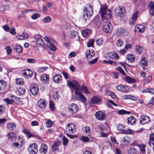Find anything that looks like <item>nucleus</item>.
Returning a JSON list of instances; mask_svg holds the SVG:
<instances>
[{
    "label": "nucleus",
    "mask_w": 154,
    "mask_h": 154,
    "mask_svg": "<svg viewBox=\"0 0 154 154\" xmlns=\"http://www.w3.org/2000/svg\"><path fill=\"white\" fill-rule=\"evenodd\" d=\"M6 83L4 80H0V90H3L6 87Z\"/></svg>",
    "instance_id": "41"
},
{
    "label": "nucleus",
    "mask_w": 154,
    "mask_h": 154,
    "mask_svg": "<svg viewBox=\"0 0 154 154\" xmlns=\"http://www.w3.org/2000/svg\"><path fill=\"white\" fill-rule=\"evenodd\" d=\"M49 106L50 110L51 111H54L55 109V104L53 101L51 100L49 102Z\"/></svg>",
    "instance_id": "48"
},
{
    "label": "nucleus",
    "mask_w": 154,
    "mask_h": 154,
    "mask_svg": "<svg viewBox=\"0 0 154 154\" xmlns=\"http://www.w3.org/2000/svg\"><path fill=\"white\" fill-rule=\"evenodd\" d=\"M99 12L103 19L108 20L111 18V11L110 10L107 9V7L105 5H101Z\"/></svg>",
    "instance_id": "3"
},
{
    "label": "nucleus",
    "mask_w": 154,
    "mask_h": 154,
    "mask_svg": "<svg viewBox=\"0 0 154 154\" xmlns=\"http://www.w3.org/2000/svg\"><path fill=\"white\" fill-rule=\"evenodd\" d=\"M135 122L136 119L133 116H131L127 119V122L129 125H133Z\"/></svg>",
    "instance_id": "31"
},
{
    "label": "nucleus",
    "mask_w": 154,
    "mask_h": 154,
    "mask_svg": "<svg viewBox=\"0 0 154 154\" xmlns=\"http://www.w3.org/2000/svg\"><path fill=\"white\" fill-rule=\"evenodd\" d=\"M93 8L92 6L89 5L85 7L83 9V14L82 16V20L84 22L88 21L93 15Z\"/></svg>",
    "instance_id": "2"
},
{
    "label": "nucleus",
    "mask_w": 154,
    "mask_h": 154,
    "mask_svg": "<svg viewBox=\"0 0 154 154\" xmlns=\"http://www.w3.org/2000/svg\"><path fill=\"white\" fill-rule=\"evenodd\" d=\"M50 77L49 75L46 74L42 75L40 77L41 81L44 84H47L49 82Z\"/></svg>",
    "instance_id": "17"
},
{
    "label": "nucleus",
    "mask_w": 154,
    "mask_h": 154,
    "mask_svg": "<svg viewBox=\"0 0 154 154\" xmlns=\"http://www.w3.org/2000/svg\"><path fill=\"white\" fill-rule=\"evenodd\" d=\"M139 64L143 67H146L147 65V59L145 57H142L139 61Z\"/></svg>",
    "instance_id": "27"
},
{
    "label": "nucleus",
    "mask_w": 154,
    "mask_h": 154,
    "mask_svg": "<svg viewBox=\"0 0 154 154\" xmlns=\"http://www.w3.org/2000/svg\"><path fill=\"white\" fill-rule=\"evenodd\" d=\"M53 80L57 83H60L62 82V77L60 74H56L53 77Z\"/></svg>",
    "instance_id": "26"
},
{
    "label": "nucleus",
    "mask_w": 154,
    "mask_h": 154,
    "mask_svg": "<svg viewBox=\"0 0 154 154\" xmlns=\"http://www.w3.org/2000/svg\"><path fill=\"white\" fill-rule=\"evenodd\" d=\"M149 9L151 10L150 13L152 15H154V2H151L149 4Z\"/></svg>",
    "instance_id": "34"
},
{
    "label": "nucleus",
    "mask_w": 154,
    "mask_h": 154,
    "mask_svg": "<svg viewBox=\"0 0 154 154\" xmlns=\"http://www.w3.org/2000/svg\"><path fill=\"white\" fill-rule=\"evenodd\" d=\"M67 85L70 88H74L75 90H77L78 91H83L84 93L85 94H89L90 92L87 87L84 85H82L81 87L78 82L76 81L67 82Z\"/></svg>",
    "instance_id": "1"
},
{
    "label": "nucleus",
    "mask_w": 154,
    "mask_h": 154,
    "mask_svg": "<svg viewBox=\"0 0 154 154\" xmlns=\"http://www.w3.org/2000/svg\"><path fill=\"white\" fill-rule=\"evenodd\" d=\"M105 57L109 59H118V56L116 52H111L107 53L105 55Z\"/></svg>",
    "instance_id": "12"
},
{
    "label": "nucleus",
    "mask_w": 154,
    "mask_h": 154,
    "mask_svg": "<svg viewBox=\"0 0 154 154\" xmlns=\"http://www.w3.org/2000/svg\"><path fill=\"white\" fill-rule=\"evenodd\" d=\"M53 124L52 121L50 120H48L46 122V126L48 128L51 127Z\"/></svg>",
    "instance_id": "64"
},
{
    "label": "nucleus",
    "mask_w": 154,
    "mask_h": 154,
    "mask_svg": "<svg viewBox=\"0 0 154 154\" xmlns=\"http://www.w3.org/2000/svg\"><path fill=\"white\" fill-rule=\"evenodd\" d=\"M125 79V81L129 83H134L136 82L135 79L129 76L126 77Z\"/></svg>",
    "instance_id": "38"
},
{
    "label": "nucleus",
    "mask_w": 154,
    "mask_h": 154,
    "mask_svg": "<svg viewBox=\"0 0 154 154\" xmlns=\"http://www.w3.org/2000/svg\"><path fill=\"white\" fill-rule=\"evenodd\" d=\"M130 139L128 136L123 137L121 141V143L124 145H128L129 143Z\"/></svg>",
    "instance_id": "29"
},
{
    "label": "nucleus",
    "mask_w": 154,
    "mask_h": 154,
    "mask_svg": "<svg viewBox=\"0 0 154 154\" xmlns=\"http://www.w3.org/2000/svg\"><path fill=\"white\" fill-rule=\"evenodd\" d=\"M7 137L8 139L10 141H13L15 140L16 138H17L16 136V135L13 132L8 133L7 134Z\"/></svg>",
    "instance_id": "32"
},
{
    "label": "nucleus",
    "mask_w": 154,
    "mask_h": 154,
    "mask_svg": "<svg viewBox=\"0 0 154 154\" xmlns=\"http://www.w3.org/2000/svg\"><path fill=\"white\" fill-rule=\"evenodd\" d=\"M140 148L141 152L143 154H145V146L144 145H140L138 146Z\"/></svg>",
    "instance_id": "49"
},
{
    "label": "nucleus",
    "mask_w": 154,
    "mask_h": 154,
    "mask_svg": "<svg viewBox=\"0 0 154 154\" xmlns=\"http://www.w3.org/2000/svg\"><path fill=\"white\" fill-rule=\"evenodd\" d=\"M8 128L10 130H13L16 127V125L15 123H10L7 124Z\"/></svg>",
    "instance_id": "39"
},
{
    "label": "nucleus",
    "mask_w": 154,
    "mask_h": 154,
    "mask_svg": "<svg viewBox=\"0 0 154 154\" xmlns=\"http://www.w3.org/2000/svg\"><path fill=\"white\" fill-rule=\"evenodd\" d=\"M101 101V99L98 96H95L93 97L89 101L90 104H96L100 103Z\"/></svg>",
    "instance_id": "13"
},
{
    "label": "nucleus",
    "mask_w": 154,
    "mask_h": 154,
    "mask_svg": "<svg viewBox=\"0 0 154 154\" xmlns=\"http://www.w3.org/2000/svg\"><path fill=\"white\" fill-rule=\"evenodd\" d=\"M23 132L27 135L28 138L32 137L33 136L32 134L27 130H25L23 131Z\"/></svg>",
    "instance_id": "60"
},
{
    "label": "nucleus",
    "mask_w": 154,
    "mask_h": 154,
    "mask_svg": "<svg viewBox=\"0 0 154 154\" xmlns=\"http://www.w3.org/2000/svg\"><path fill=\"white\" fill-rule=\"evenodd\" d=\"M44 39L45 41L47 43V45L50 42H54V40L53 39H50L47 36L45 37L44 38Z\"/></svg>",
    "instance_id": "59"
},
{
    "label": "nucleus",
    "mask_w": 154,
    "mask_h": 154,
    "mask_svg": "<svg viewBox=\"0 0 154 154\" xmlns=\"http://www.w3.org/2000/svg\"><path fill=\"white\" fill-rule=\"evenodd\" d=\"M123 41L120 39H119L116 40V46L118 47H121L123 45Z\"/></svg>",
    "instance_id": "46"
},
{
    "label": "nucleus",
    "mask_w": 154,
    "mask_h": 154,
    "mask_svg": "<svg viewBox=\"0 0 154 154\" xmlns=\"http://www.w3.org/2000/svg\"><path fill=\"white\" fill-rule=\"evenodd\" d=\"M12 47L14 49L16 50V52L18 53H21L22 51V47L19 44H14L13 45Z\"/></svg>",
    "instance_id": "28"
},
{
    "label": "nucleus",
    "mask_w": 154,
    "mask_h": 154,
    "mask_svg": "<svg viewBox=\"0 0 154 154\" xmlns=\"http://www.w3.org/2000/svg\"><path fill=\"white\" fill-rule=\"evenodd\" d=\"M94 40L93 39H90L87 44V46L88 47H91L93 46Z\"/></svg>",
    "instance_id": "61"
},
{
    "label": "nucleus",
    "mask_w": 154,
    "mask_h": 154,
    "mask_svg": "<svg viewBox=\"0 0 154 154\" xmlns=\"http://www.w3.org/2000/svg\"><path fill=\"white\" fill-rule=\"evenodd\" d=\"M125 12V10L120 7H118L115 9V14L116 16L119 17L121 19L124 16L123 13Z\"/></svg>",
    "instance_id": "14"
},
{
    "label": "nucleus",
    "mask_w": 154,
    "mask_h": 154,
    "mask_svg": "<svg viewBox=\"0 0 154 154\" xmlns=\"http://www.w3.org/2000/svg\"><path fill=\"white\" fill-rule=\"evenodd\" d=\"M137 151L133 147H131L128 150V154H136Z\"/></svg>",
    "instance_id": "44"
},
{
    "label": "nucleus",
    "mask_w": 154,
    "mask_h": 154,
    "mask_svg": "<svg viewBox=\"0 0 154 154\" xmlns=\"http://www.w3.org/2000/svg\"><path fill=\"white\" fill-rule=\"evenodd\" d=\"M97 44L99 45H101L103 43V41L102 38H98L96 41Z\"/></svg>",
    "instance_id": "63"
},
{
    "label": "nucleus",
    "mask_w": 154,
    "mask_h": 154,
    "mask_svg": "<svg viewBox=\"0 0 154 154\" xmlns=\"http://www.w3.org/2000/svg\"><path fill=\"white\" fill-rule=\"evenodd\" d=\"M125 128V126L121 124H119L117 126V129L118 131L121 133L122 134L123 131H124V129Z\"/></svg>",
    "instance_id": "55"
},
{
    "label": "nucleus",
    "mask_w": 154,
    "mask_h": 154,
    "mask_svg": "<svg viewBox=\"0 0 154 154\" xmlns=\"http://www.w3.org/2000/svg\"><path fill=\"white\" fill-rule=\"evenodd\" d=\"M103 29L106 33H110L112 30V26L109 21L104 22L103 24Z\"/></svg>",
    "instance_id": "5"
},
{
    "label": "nucleus",
    "mask_w": 154,
    "mask_h": 154,
    "mask_svg": "<svg viewBox=\"0 0 154 154\" xmlns=\"http://www.w3.org/2000/svg\"><path fill=\"white\" fill-rule=\"evenodd\" d=\"M92 24L95 28H99L100 25L99 18L97 17L95 18L92 21Z\"/></svg>",
    "instance_id": "24"
},
{
    "label": "nucleus",
    "mask_w": 154,
    "mask_h": 154,
    "mask_svg": "<svg viewBox=\"0 0 154 154\" xmlns=\"http://www.w3.org/2000/svg\"><path fill=\"white\" fill-rule=\"evenodd\" d=\"M47 104V102L45 100L40 99L38 102V105L39 108L43 109L45 108Z\"/></svg>",
    "instance_id": "15"
},
{
    "label": "nucleus",
    "mask_w": 154,
    "mask_h": 154,
    "mask_svg": "<svg viewBox=\"0 0 154 154\" xmlns=\"http://www.w3.org/2000/svg\"><path fill=\"white\" fill-rule=\"evenodd\" d=\"M4 101L7 104L12 103L14 102V100L13 99H10L6 98L4 100Z\"/></svg>",
    "instance_id": "62"
},
{
    "label": "nucleus",
    "mask_w": 154,
    "mask_h": 154,
    "mask_svg": "<svg viewBox=\"0 0 154 154\" xmlns=\"http://www.w3.org/2000/svg\"><path fill=\"white\" fill-rule=\"evenodd\" d=\"M106 93L107 95L110 96L113 99H115L116 98V96L115 94L113 92L109 91H107Z\"/></svg>",
    "instance_id": "56"
},
{
    "label": "nucleus",
    "mask_w": 154,
    "mask_h": 154,
    "mask_svg": "<svg viewBox=\"0 0 154 154\" xmlns=\"http://www.w3.org/2000/svg\"><path fill=\"white\" fill-rule=\"evenodd\" d=\"M28 151L30 154H36L38 151L37 145L34 143L30 144L28 148Z\"/></svg>",
    "instance_id": "10"
},
{
    "label": "nucleus",
    "mask_w": 154,
    "mask_h": 154,
    "mask_svg": "<svg viewBox=\"0 0 154 154\" xmlns=\"http://www.w3.org/2000/svg\"><path fill=\"white\" fill-rule=\"evenodd\" d=\"M22 74L26 77H31L33 75V72L30 69L23 70L22 72Z\"/></svg>",
    "instance_id": "20"
},
{
    "label": "nucleus",
    "mask_w": 154,
    "mask_h": 154,
    "mask_svg": "<svg viewBox=\"0 0 154 154\" xmlns=\"http://www.w3.org/2000/svg\"><path fill=\"white\" fill-rule=\"evenodd\" d=\"M76 130L75 125L72 123H70L67 124L65 131L69 133L73 134L75 132Z\"/></svg>",
    "instance_id": "8"
},
{
    "label": "nucleus",
    "mask_w": 154,
    "mask_h": 154,
    "mask_svg": "<svg viewBox=\"0 0 154 154\" xmlns=\"http://www.w3.org/2000/svg\"><path fill=\"white\" fill-rule=\"evenodd\" d=\"M48 68L46 67H43L39 68L38 70V72L41 73L47 70Z\"/></svg>",
    "instance_id": "54"
},
{
    "label": "nucleus",
    "mask_w": 154,
    "mask_h": 154,
    "mask_svg": "<svg viewBox=\"0 0 154 154\" xmlns=\"http://www.w3.org/2000/svg\"><path fill=\"white\" fill-rule=\"evenodd\" d=\"M82 130L83 133L85 134H89L91 131L90 128L88 126H85L83 127Z\"/></svg>",
    "instance_id": "35"
},
{
    "label": "nucleus",
    "mask_w": 154,
    "mask_h": 154,
    "mask_svg": "<svg viewBox=\"0 0 154 154\" xmlns=\"http://www.w3.org/2000/svg\"><path fill=\"white\" fill-rule=\"evenodd\" d=\"M125 97L126 98H128L132 100L135 101H136L137 99V97L131 95H126Z\"/></svg>",
    "instance_id": "51"
},
{
    "label": "nucleus",
    "mask_w": 154,
    "mask_h": 154,
    "mask_svg": "<svg viewBox=\"0 0 154 154\" xmlns=\"http://www.w3.org/2000/svg\"><path fill=\"white\" fill-rule=\"evenodd\" d=\"M143 93H149L152 94H154V89L152 88L146 89L143 91Z\"/></svg>",
    "instance_id": "45"
},
{
    "label": "nucleus",
    "mask_w": 154,
    "mask_h": 154,
    "mask_svg": "<svg viewBox=\"0 0 154 154\" xmlns=\"http://www.w3.org/2000/svg\"><path fill=\"white\" fill-rule=\"evenodd\" d=\"M150 121V119L149 116L146 115H141L140 117V122L144 125L148 124Z\"/></svg>",
    "instance_id": "11"
},
{
    "label": "nucleus",
    "mask_w": 154,
    "mask_h": 154,
    "mask_svg": "<svg viewBox=\"0 0 154 154\" xmlns=\"http://www.w3.org/2000/svg\"><path fill=\"white\" fill-rule=\"evenodd\" d=\"M18 92L19 95H22L24 94L25 90L23 87H20L17 90Z\"/></svg>",
    "instance_id": "53"
},
{
    "label": "nucleus",
    "mask_w": 154,
    "mask_h": 154,
    "mask_svg": "<svg viewBox=\"0 0 154 154\" xmlns=\"http://www.w3.org/2000/svg\"><path fill=\"white\" fill-rule=\"evenodd\" d=\"M69 36L71 38H75L76 41H79L80 37L78 35V32L75 30H72L70 32Z\"/></svg>",
    "instance_id": "19"
},
{
    "label": "nucleus",
    "mask_w": 154,
    "mask_h": 154,
    "mask_svg": "<svg viewBox=\"0 0 154 154\" xmlns=\"http://www.w3.org/2000/svg\"><path fill=\"white\" fill-rule=\"evenodd\" d=\"M75 97L76 99L82 103H85L86 101V98L80 92L75 90Z\"/></svg>",
    "instance_id": "6"
},
{
    "label": "nucleus",
    "mask_w": 154,
    "mask_h": 154,
    "mask_svg": "<svg viewBox=\"0 0 154 154\" xmlns=\"http://www.w3.org/2000/svg\"><path fill=\"white\" fill-rule=\"evenodd\" d=\"M96 118L99 120L102 121L105 119V114L101 111H98L95 113Z\"/></svg>",
    "instance_id": "18"
},
{
    "label": "nucleus",
    "mask_w": 154,
    "mask_h": 154,
    "mask_svg": "<svg viewBox=\"0 0 154 154\" xmlns=\"http://www.w3.org/2000/svg\"><path fill=\"white\" fill-rule=\"evenodd\" d=\"M138 11L137 10L133 14L131 19V20L130 21V23L132 24L136 20L138 15Z\"/></svg>",
    "instance_id": "30"
},
{
    "label": "nucleus",
    "mask_w": 154,
    "mask_h": 154,
    "mask_svg": "<svg viewBox=\"0 0 154 154\" xmlns=\"http://www.w3.org/2000/svg\"><path fill=\"white\" fill-rule=\"evenodd\" d=\"M80 139L82 142L86 143L89 142L90 138L88 137L82 136L80 137Z\"/></svg>",
    "instance_id": "43"
},
{
    "label": "nucleus",
    "mask_w": 154,
    "mask_h": 154,
    "mask_svg": "<svg viewBox=\"0 0 154 154\" xmlns=\"http://www.w3.org/2000/svg\"><path fill=\"white\" fill-rule=\"evenodd\" d=\"M35 42L38 45L41 46L45 45V43L43 41L41 38V36L39 35H37L34 37Z\"/></svg>",
    "instance_id": "16"
},
{
    "label": "nucleus",
    "mask_w": 154,
    "mask_h": 154,
    "mask_svg": "<svg viewBox=\"0 0 154 154\" xmlns=\"http://www.w3.org/2000/svg\"><path fill=\"white\" fill-rule=\"evenodd\" d=\"M67 109L69 112L72 114L76 113L79 110L77 105L74 103L69 105L68 106Z\"/></svg>",
    "instance_id": "7"
},
{
    "label": "nucleus",
    "mask_w": 154,
    "mask_h": 154,
    "mask_svg": "<svg viewBox=\"0 0 154 154\" xmlns=\"http://www.w3.org/2000/svg\"><path fill=\"white\" fill-rule=\"evenodd\" d=\"M91 31L89 29H86L83 31L82 35L84 37L88 36L90 33Z\"/></svg>",
    "instance_id": "47"
},
{
    "label": "nucleus",
    "mask_w": 154,
    "mask_h": 154,
    "mask_svg": "<svg viewBox=\"0 0 154 154\" xmlns=\"http://www.w3.org/2000/svg\"><path fill=\"white\" fill-rule=\"evenodd\" d=\"M152 143L154 144V134L151 133L150 135L149 140V145H151Z\"/></svg>",
    "instance_id": "42"
},
{
    "label": "nucleus",
    "mask_w": 154,
    "mask_h": 154,
    "mask_svg": "<svg viewBox=\"0 0 154 154\" xmlns=\"http://www.w3.org/2000/svg\"><path fill=\"white\" fill-rule=\"evenodd\" d=\"M60 145V141H57L54 142L52 146V148L53 150L55 151L58 149Z\"/></svg>",
    "instance_id": "36"
},
{
    "label": "nucleus",
    "mask_w": 154,
    "mask_h": 154,
    "mask_svg": "<svg viewBox=\"0 0 154 154\" xmlns=\"http://www.w3.org/2000/svg\"><path fill=\"white\" fill-rule=\"evenodd\" d=\"M131 112L124 110H120L118 111V113L120 115H123L125 114H129Z\"/></svg>",
    "instance_id": "52"
},
{
    "label": "nucleus",
    "mask_w": 154,
    "mask_h": 154,
    "mask_svg": "<svg viewBox=\"0 0 154 154\" xmlns=\"http://www.w3.org/2000/svg\"><path fill=\"white\" fill-rule=\"evenodd\" d=\"M135 31L138 32H143L144 31L145 27L141 24L137 25L134 28Z\"/></svg>",
    "instance_id": "23"
},
{
    "label": "nucleus",
    "mask_w": 154,
    "mask_h": 154,
    "mask_svg": "<svg viewBox=\"0 0 154 154\" xmlns=\"http://www.w3.org/2000/svg\"><path fill=\"white\" fill-rule=\"evenodd\" d=\"M126 59L128 61L131 63L133 62L135 60V58L133 55L132 54H129L127 55Z\"/></svg>",
    "instance_id": "37"
},
{
    "label": "nucleus",
    "mask_w": 154,
    "mask_h": 154,
    "mask_svg": "<svg viewBox=\"0 0 154 154\" xmlns=\"http://www.w3.org/2000/svg\"><path fill=\"white\" fill-rule=\"evenodd\" d=\"M133 133V131L131 129H128L126 130H124L122 134H132Z\"/></svg>",
    "instance_id": "57"
},
{
    "label": "nucleus",
    "mask_w": 154,
    "mask_h": 154,
    "mask_svg": "<svg viewBox=\"0 0 154 154\" xmlns=\"http://www.w3.org/2000/svg\"><path fill=\"white\" fill-rule=\"evenodd\" d=\"M136 50L137 53L140 54L143 51V48L139 45H137L136 47Z\"/></svg>",
    "instance_id": "50"
},
{
    "label": "nucleus",
    "mask_w": 154,
    "mask_h": 154,
    "mask_svg": "<svg viewBox=\"0 0 154 154\" xmlns=\"http://www.w3.org/2000/svg\"><path fill=\"white\" fill-rule=\"evenodd\" d=\"M116 35L119 37L125 36L127 34V32L124 29L122 28L118 29L116 32Z\"/></svg>",
    "instance_id": "21"
},
{
    "label": "nucleus",
    "mask_w": 154,
    "mask_h": 154,
    "mask_svg": "<svg viewBox=\"0 0 154 154\" xmlns=\"http://www.w3.org/2000/svg\"><path fill=\"white\" fill-rule=\"evenodd\" d=\"M23 139L19 137L16 138L14 141L13 142V147L15 148L19 149L22 147L23 145Z\"/></svg>",
    "instance_id": "4"
},
{
    "label": "nucleus",
    "mask_w": 154,
    "mask_h": 154,
    "mask_svg": "<svg viewBox=\"0 0 154 154\" xmlns=\"http://www.w3.org/2000/svg\"><path fill=\"white\" fill-rule=\"evenodd\" d=\"M30 91L31 94L35 95L38 92V88L37 84L36 83H32L30 86Z\"/></svg>",
    "instance_id": "9"
},
{
    "label": "nucleus",
    "mask_w": 154,
    "mask_h": 154,
    "mask_svg": "<svg viewBox=\"0 0 154 154\" xmlns=\"http://www.w3.org/2000/svg\"><path fill=\"white\" fill-rule=\"evenodd\" d=\"M116 88L118 91L123 92H128L129 91V89L127 87L122 85H118Z\"/></svg>",
    "instance_id": "25"
},
{
    "label": "nucleus",
    "mask_w": 154,
    "mask_h": 154,
    "mask_svg": "<svg viewBox=\"0 0 154 154\" xmlns=\"http://www.w3.org/2000/svg\"><path fill=\"white\" fill-rule=\"evenodd\" d=\"M16 82L17 84L19 85H23L24 84L23 80L21 78L16 79Z\"/></svg>",
    "instance_id": "58"
},
{
    "label": "nucleus",
    "mask_w": 154,
    "mask_h": 154,
    "mask_svg": "<svg viewBox=\"0 0 154 154\" xmlns=\"http://www.w3.org/2000/svg\"><path fill=\"white\" fill-rule=\"evenodd\" d=\"M40 151L41 152L44 154H45L48 151V147L47 145L45 144H42L41 145Z\"/></svg>",
    "instance_id": "33"
},
{
    "label": "nucleus",
    "mask_w": 154,
    "mask_h": 154,
    "mask_svg": "<svg viewBox=\"0 0 154 154\" xmlns=\"http://www.w3.org/2000/svg\"><path fill=\"white\" fill-rule=\"evenodd\" d=\"M54 42H50L47 45V46L49 47V49L53 51H54L56 50V48L54 45Z\"/></svg>",
    "instance_id": "40"
},
{
    "label": "nucleus",
    "mask_w": 154,
    "mask_h": 154,
    "mask_svg": "<svg viewBox=\"0 0 154 154\" xmlns=\"http://www.w3.org/2000/svg\"><path fill=\"white\" fill-rule=\"evenodd\" d=\"M94 53L93 49H89L87 50L86 52V57L87 58L91 59L94 56Z\"/></svg>",
    "instance_id": "22"
}]
</instances>
